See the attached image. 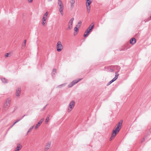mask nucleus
<instances>
[{"instance_id":"2","label":"nucleus","mask_w":151,"mask_h":151,"mask_svg":"<svg viewBox=\"0 0 151 151\" xmlns=\"http://www.w3.org/2000/svg\"><path fill=\"white\" fill-rule=\"evenodd\" d=\"M58 4L59 6V11L60 12L61 15L62 16L63 15V11L64 9V6L61 0H58Z\"/></svg>"},{"instance_id":"23","label":"nucleus","mask_w":151,"mask_h":151,"mask_svg":"<svg viewBox=\"0 0 151 151\" xmlns=\"http://www.w3.org/2000/svg\"><path fill=\"white\" fill-rule=\"evenodd\" d=\"M41 124H38V122L37 123V124L36 126H35V129H37L38 127L40 126V125Z\"/></svg>"},{"instance_id":"14","label":"nucleus","mask_w":151,"mask_h":151,"mask_svg":"<svg viewBox=\"0 0 151 151\" xmlns=\"http://www.w3.org/2000/svg\"><path fill=\"white\" fill-rule=\"evenodd\" d=\"M136 41L134 38H132L130 40V43L132 45H134L136 43Z\"/></svg>"},{"instance_id":"25","label":"nucleus","mask_w":151,"mask_h":151,"mask_svg":"<svg viewBox=\"0 0 151 151\" xmlns=\"http://www.w3.org/2000/svg\"><path fill=\"white\" fill-rule=\"evenodd\" d=\"M18 122V121H15V122L10 127V128H9V129H10V128H12L13 126L15 124H16L17 123V122Z\"/></svg>"},{"instance_id":"32","label":"nucleus","mask_w":151,"mask_h":151,"mask_svg":"<svg viewBox=\"0 0 151 151\" xmlns=\"http://www.w3.org/2000/svg\"><path fill=\"white\" fill-rule=\"evenodd\" d=\"M45 21H42V24L43 26H45Z\"/></svg>"},{"instance_id":"8","label":"nucleus","mask_w":151,"mask_h":151,"mask_svg":"<svg viewBox=\"0 0 151 151\" xmlns=\"http://www.w3.org/2000/svg\"><path fill=\"white\" fill-rule=\"evenodd\" d=\"M81 79H78V80H74L70 83L68 86V87L70 88L72 87L74 85L78 83Z\"/></svg>"},{"instance_id":"35","label":"nucleus","mask_w":151,"mask_h":151,"mask_svg":"<svg viewBox=\"0 0 151 151\" xmlns=\"http://www.w3.org/2000/svg\"><path fill=\"white\" fill-rule=\"evenodd\" d=\"M47 104L46 105H45V106L43 107V109H42V110H43L44 111V110H45V108H46V106H47Z\"/></svg>"},{"instance_id":"9","label":"nucleus","mask_w":151,"mask_h":151,"mask_svg":"<svg viewBox=\"0 0 151 151\" xmlns=\"http://www.w3.org/2000/svg\"><path fill=\"white\" fill-rule=\"evenodd\" d=\"M118 76L119 74L118 73V72H116L115 73V77L109 82L108 85H109L113 82L115 81L118 78Z\"/></svg>"},{"instance_id":"27","label":"nucleus","mask_w":151,"mask_h":151,"mask_svg":"<svg viewBox=\"0 0 151 151\" xmlns=\"http://www.w3.org/2000/svg\"><path fill=\"white\" fill-rule=\"evenodd\" d=\"M66 84H63L57 86V88H61L62 86H64Z\"/></svg>"},{"instance_id":"28","label":"nucleus","mask_w":151,"mask_h":151,"mask_svg":"<svg viewBox=\"0 0 151 151\" xmlns=\"http://www.w3.org/2000/svg\"><path fill=\"white\" fill-rule=\"evenodd\" d=\"M78 28L77 27H75L74 28V30L76 32H77L78 31Z\"/></svg>"},{"instance_id":"1","label":"nucleus","mask_w":151,"mask_h":151,"mask_svg":"<svg viewBox=\"0 0 151 151\" xmlns=\"http://www.w3.org/2000/svg\"><path fill=\"white\" fill-rule=\"evenodd\" d=\"M123 122V120H121L117 125V127L115 130H113L112 131V133L111 135V137L110 138V140H112L114 138L117 133L119 132L120 129L121 127L122 126Z\"/></svg>"},{"instance_id":"22","label":"nucleus","mask_w":151,"mask_h":151,"mask_svg":"<svg viewBox=\"0 0 151 151\" xmlns=\"http://www.w3.org/2000/svg\"><path fill=\"white\" fill-rule=\"evenodd\" d=\"M48 14V12H47L45 13L43 15V17H44L47 18V16Z\"/></svg>"},{"instance_id":"3","label":"nucleus","mask_w":151,"mask_h":151,"mask_svg":"<svg viewBox=\"0 0 151 151\" xmlns=\"http://www.w3.org/2000/svg\"><path fill=\"white\" fill-rule=\"evenodd\" d=\"M10 102L11 100L10 99H7L4 105V108L5 110H6L8 109L10 104Z\"/></svg>"},{"instance_id":"24","label":"nucleus","mask_w":151,"mask_h":151,"mask_svg":"<svg viewBox=\"0 0 151 151\" xmlns=\"http://www.w3.org/2000/svg\"><path fill=\"white\" fill-rule=\"evenodd\" d=\"M47 116H48L46 118L45 120V122L46 123H47L49 121V117L50 116V115H48Z\"/></svg>"},{"instance_id":"33","label":"nucleus","mask_w":151,"mask_h":151,"mask_svg":"<svg viewBox=\"0 0 151 151\" xmlns=\"http://www.w3.org/2000/svg\"><path fill=\"white\" fill-rule=\"evenodd\" d=\"M146 137V136L145 137H144V138L141 141V142H142L144 141H145V138Z\"/></svg>"},{"instance_id":"20","label":"nucleus","mask_w":151,"mask_h":151,"mask_svg":"<svg viewBox=\"0 0 151 151\" xmlns=\"http://www.w3.org/2000/svg\"><path fill=\"white\" fill-rule=\"evenodd\" d=\"M11 56V53H7L5 54V57L6 58L10 57Z\"/></svg>"},{"instance_id":"30","label":"nucleus","mask_w":151,"mask_h":151,"mask_svg":"<svg viewBox=\"0 0 151 151\" xmlns=\"http://www.w3.org/2000/svg\"><path fill=\"white\" fill-rule=\"evenodd\" d=\"M47 18L46 17H43L42 18V21H45L47 19Z\"/></svg>"},{"instance_id":"11","label":"nucleus","mask_w":151,"mask_h":151,"mask_svg":"<svg viewBox=\"0 0 151 151\" xmlns=\"http://www.w3.org/2000/svg\"><path fill=\"white\" fill-rule=\"evenodd\" d=\"M21 88H17L16 92V96H19L21 93Z\"/></svg>"},{"instance_id":"42","label":"nucleus","mask_w":151,"mask_h":151,"mask_svg":"<svg viewBox=\"0 0 151 151\" xmlns=\"http://www.w3.org/2000/svg\"><path fill=\"white\" fill-rule=\"evenodd\" d=\"M53 74L54 75H55V73H52V76H53Z\"/></svg>"},{"instance_id":"43","label":"nucleus","mask_w":151,"mask_h":151,"mask_svg":"<svg viewBox=\"0 0 151 151\" xmlns=\"http://www.w3.org/2000/svg\"><path fill=\"white\" fill-rule=\"evenodd\" d=\"M48 1H52V0H48Z\"/></svg>"},{"instance_id":"41","label":"nucleus","mask_w":151,"mask_h":151,"mask_svg":"<svg viewBox=\"0 0 151 151\" xmlns=\"http://www.w3.org/2000/svg\"><path fill=\"white\" fill-rule=\"evenodd\" d=\"M26 40H24V43H25L26 44Z\"/></svg>"},{"instance_id":"31","label":"nucleus","mask_w":151,"mask_h":151,"mask_svg":"<svg viewBox=\"0 0 151 151\" xmlns=\"http://www.w3.org/2000/svg\"><path fill=\"white\" fill-rule=\"evenodd\" d=\"M17 106H16L14 107V109L13 111L12 112V113L14 112L17 109Z\"/></svg>"},{"instance_id":"15","label":"nucleus","mask_w":151,"mask_h":151,"mask_svg":"<svg viewBox=\"0 0 151 151\" xmlns=\"http://www.w3.org/2000/svg\"><path fill=\"white\" fill-rule=\"evenodd\" d=\"M112 67L114 68V70H116L117 71L118 73V72L119 71L120 69V67L117 65L114 66L112 65Z\"/></svg>"},{"instance_id":"38","label":"nucleus","mask_w":151,"mask_h":151,"mask_svg":"<svg viewBox=\"0 0 151 151\" xmlns=\"http://www.w3.org/2000/svg\"><path fill=\"white\" fill-rule=\"evenodd\" d=\"M22 119V118H19L18 119H17L16 121H18V122L20 121Z\"/></svg>"},{"instance_id":"17","label":"nucleus","mask_w":151,"mask_h":151,"mask_svg":"<svg viewBox=\"0 0 151 151\" xmlns=\"http://www.w3.org/2000/svg\"><path fill=\"white\" fill-rule=\"evenodd\" d=\"M94 25L93 23H92L90 25L89 27L87 29L88 30L91 31H92V29L93 28Z\"/></svg>"},{"instance_id":"39","label":"nucleus","mask_w":151,"mask_h":151,"mask_svg":"<svg viewBox=\"0 0 151 151\" xmlns=\"http://www.w3.org/2000/svg\"><path fill=\"white\" fill-rule=\"evenodd\" d=\"M22 119V118H19L18 119H17L16 121H18V122L20 121Z\"/></svg>"},{"instance_id":"37","label":"nucleus","mask_w":151,"mask_h":151,"mask_svg":"<svg viewBox=\"0 0 151 151\" xmlns=\"http://www.w3.org/2000/svg\"><path fill=\"white\" fill-rule=\"evenodd\" d=\"M26 44L25 43H24L22 45V47H24L25 46Z\"/></svg>"},{"instance_id":"13","label":"nucleus","mask_w":151,"mask_h":151,"mask_svg":"<svg viewBox=\"0 0 151 151\" xmlns=\"http://www.w3.org/2000/svg\"><path fill=\"white\" fill-rule=\"evenodd\" d=\"M22 147V146L20 144H18L17 147L15 148V151H19L21 149Z\"/></svg>"},{"instance_id":"26","label":"nucleus","mask_w":151,"mask_h":151,"mask_svg":"<svg viewBox=\"0 0 151 151\" xmlns=\"http://www.w3.org/2000/svg\"><path fill=\"white\" fill-rule=\"evenodd\" d=\"M34 127V126H32V127H31L29 129V130H28V132H27V133H29V132H31L32 129Z\"/></svg>"},{"instance_id":"10","label":"nucleus","mask_w":151,"mask_h":151,"mask_svg":"<svg viewBox=\"0 0 151 151\" xmlns=\"http://www.w3.org/2000/svg\"><path fill=\"white\" fill-rule=\"evenodd\" d=\"M75 102L74 101H72L70 102L69 105V108L70 109H72L73 108L75 105Z\"/></svg>"},{"instance_id":"40","label":"nucleus","mask_w":151,"mask_h":151,"mask_svg":"<svg viewBox=\"0 0 151 151\" xmlns=\"http://www.w3.org/2000/svg\"><path fill=\"white\" fill-rule=\"evenodd\" d=\"M27 116V115L26 114H24L23 116H22V117L21 118H22V119L24 116Z\"/></svg>"},{"instance_id":"19","label":"nucleus","mask_w":151,"mask_h":151,"mask_svg":"<svg viewBox=\"0 0 151 151\" xmlns=\"http://www.w3.org/2000/svg\"><path fill=\"white\" fill-rule=\"evenodd\" d=\"M109 70L110 72H113L115 71L114 68L112 67V65L110 67Z\"/></svg>"},{"instance_id":"4","label":"nucleus","mask_w":151,"mask_h":151,"mask_svg":"<svg viewBox=\"0 0 151 151\" xmlns=\"http://www.w3.org/2000/svg\"><path fill=\"white\" fill-rule=\"evenodd\" d=\"M63 47L60 41H58L57 44V51L58 52H60L63 49Z\"/></svg>"},{"instance_id":"29","label":"nucleus","mask_w":151,"mask_h":151,"mask_svg":"<svg viewBox=\"0 0 151 151\" xmlns=\"http://www.w3.org/2000/svg\"><path fill=\"white\" fill-rule=\"evenodd\" d=\"M44 120L43 119H41L39 122H38V124H41L42 123V122H43Z\"/></svg>"},{"instance_id":"16","label":"nucleus","mask_w":151,"mask_h":151,"mask_svg":"<svg viewBox=\"0 0 151 151\" xmlns=\"http://www.w3.org/2000/svg\"><path fill=\"white\" fill-rule=\"evenodd\" d=\"M75 3V0H71L70 1V6L71 8L73 9Z\"/></svg>"},{"instance_id":"12","label":"nucleus","mask_w":151,"mask_h":151,"mask_svg":"<svg viewBox=\"0 0 151 151\" xmlns=\"http://www.w3.org/2000/svg\"><path fill=\"white\" fill-rule=\"evenodd\" d=\"M91 31L88 30V29H87L85 31L84 33V34L83 35V37H87L89 35V33Z\"/></svg>"},{"instance_id":"6","label":"nucleus","mask_w":151,"mask_h":151,"mask_svg":"<svg viewBox=\"0 0 151 151\" xmlns=\"http://www.w3.org/2000/svg\"><path fill=\"white\" fill-rule=\"evenodd\" d=\"M74 19V18H72L69 21L68 23V28L66 29L67 30H70L72 28L73 22Z\"/></svg>"},{"instance_id":"36","label":"nucleus","mask_w":151,"mask_h":151,"mask_svg":"<svg viewBox=\"0 0 151 151\" xmlns=\"http://www.w3.org/2000/svg\"><path fill=\"white\" fill-rule=\"evenodd\" d=\"M27 1L29 3H32L33 1V0H27Z\"/></svg>"},{"instance_id":"21","label":"nucleus","mask_w":151,"mask_h":151,"mask_svg":"<svg viewBox=\"0 0 151 151\" xmlns=\"http://www.w3.org/2000/svg\"><path fill=\"white\" fill-rule=\"evenodd\" d=\"M81 21L79 22L76 25V27H78V28H79L81 26Z\"/></svg>"},{"instance_id":"7","label":"nucleus","mask_w":151,"mask_h":151,"mask_svg":"<svg viewBox=\"0 0 151 151\" xmlns=\"http://www.w3.org/2000/svg\"><path fill=\"white\" fill-rule=\"evenodd\" d=\"M51 142L50 141H48L46 143L44 149L45 151H47L49 149L51 146Z\"/></svg>"},{"instance_id":"34","label":"nucleus","mask_w":151,"mask_h":151,"mask_svg":"<svg viewBox=\"0 0 151 151\" xmlns=\"http://www.w3.org/2000/svg\"><path fill=\"white\" fill-rule=\"evenodd\" d=\"M56 70L55 68H54L53 69V72H55V73H56Z\"/></svg>"},{"instance_id":"5","label":"nucleus","mask_w":151,"mask_h":151,"mask_svg":"<svg viewBox=\"0 0 151 151\" xmlns=\"http://www.w3.org/2000/svg\"><path fill=\"white\" fill-rule=\"evenodd\" d=\"M91 1H86V8L87 10V11L88 13L90 12V10L91 9V4L93 0H91Z\"/></svg>"},{"instance_id":"18","label":"nucleus","mask_w":151,"mask_h":151,"mask_svg":"<svg viewBox=\"0 0 151 151\" xmlns=\"http://www.w3.org/2000/svg\"><path fill=\"white\" fill-rule=\"evenodd\" d=\"M1 81L4 83H8L7 80L4 78H2L1 79Z\"/></svg>"}]
</instances>
